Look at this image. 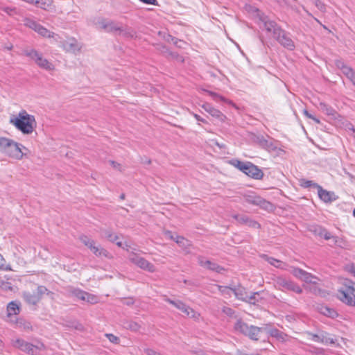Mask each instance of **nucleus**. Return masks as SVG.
I'll list each match as a JSON object with an SVG mask.
<instances>
[{
	"label": "nucleus",
	"mask_w": 355,
	"mask_h": 355,
	"mask_svg": "<svg viewBox=\"0 0 355 355\" xmlns=\"http://www.w3.org/2000/svg\"><path fill=\"white\" fill-rule=\"evenodd\" d=\"M234 330L240 334L248 337L252 340H259L263 333L267 332L272 337L276 338L278 340L285 341L287 335L275 328H268L266 324L264 327H259L254 325H248L241 318L237 319L234 326Z\"/></svg>",
	"instance_id": "nucleus-1"
},
{
	"label": "nucleus",
	"mask_w": 355,
	"mask_h": 355,
	"mask_svg": "<svg viewBox=\"0 0 355 355\" xmlns=\"http://www.w3.org/2000/svg\"><path fill=\"white\" fill-rule=\"evenodd\" d=\"M10 123L24 135L31 134L37 124L35 116L24 110L20 111L17 116H12Z\"/></svg>",
	"instance_id": "nucleus-2"
},
{
	"label": "nucleus",
	"mask_w": 355,
	"mask_h": 355,
	"mask_svg": "<svg viewBox=\"0 0 355 355\" xmlns=\"http://www.w3.org/2000/svg\"><path fill=\"white\" fill-rule=\"evenodd\" d=\"M243 198L247 203L259 206L260 208L267 211H272L274 208V205L270 202L265 200L253 191H248L243 194Z\"/></svg>",
	"instance_id": "nucleus-3"
},
{
	"label": "nucleus",
	"mask_w": 355,
	"mask_h": 355,
	"mask_svg": "<svg viewBox=\"0 0 355 355\" xmlns=\"http://www.w3.org/2000/svg\"><path fill=\"white\" fill-rule=\"evenodd\" d=\"M12 345L31 355H37L42 349H44V345L42 343L36 346L21 338L14 340Z\"/></svg>",
	"instance_id": "nucleus-4"
},
{
	"label": "nucleus",
	"mask_w": 355,
	"mask_h": 355,
	"mask_svg": "<svg viewBox=\"0 0 355 355\" xmlns=\"http://www.w3.org/2000/svg\"><path fill=\"white\" fill-rule=\"evenodd\" d=\"M23 54L31 59L33 60L35 63L41 68L51 70L53 69L52 64L45 58L42 57V53L35 49H24Z\"/></svg>",
	"instance_id": "nucleus-5"
},
{
	"label": "nucleus",
	"mask_w": 355,
	"mask_h": 355,
	"mask_svg": "<svg viewBox=\"0 0 355 355\" xmlns=\"http://www.w3.org/2000/svg\"><path fill=\"white\" fill-rule=\"evenodd\" d=\"M259 21L262 23L263 28L268 32L271 33L275 39L279 33L283 30L277 23L271 20L268 16L261 15L259 16Z\"/></svg>",
	"instance_id": "nucleus-6"
},
{
	"label": "nucleus",
	"mask_w": 355,
	"mask_h": 355,
	"mask_svg": "<svg viewBox=\"0 0 355 355\" xmlns=\"http://www.w3.org/2000/svg\"><path fill=\"white\" fill-rule=\"evenodd\" d=\"M275 286L279 289H286L298 294H301L302 293V289L300 287V286H298L293 281L282 277H277L275 279Z\"/></svg>",
	"instance_id": "nucleus-7"
},
{
	"label": "nucleus",
	"mask_w": 355,
	"mask_h": 355,
	"mask_svg": "<svg viewBox=\"0 0 355 355\" xmlns=\"http://www.w3.org/2000/svg\"><path fill=\"white\" fill-rule=\"evenodd\" d=\"M130 260L132 263L144 270L150 272H154L156 270L155 267L153 263L136 254L131 255L130 257Z\"/></svg>",
	"instance_id": "nucleus-8"
},
{
	"label": "nucleus",
	"mask_w": 355,
	"mask_h": 355,
	"mask_svg": "<svg viewBox=\"0 0 355 355\" xmlns=\"http://www.w3.org/2000/svg\"><path fill=\"white\" fill-rule=\"evenodd\" d=\"M275 40L278 42L280 45L288 50L293 51L295 49V43L290 37V33L284 29L279 33Z\"/></svg>",
	"instance_id": "nucleus-9"
},
{
	"label": "nucleus",
	"mask_w": 355,
	"mask_h": 355,
	"mask_svg": "<svg viewBox=\"0 0 355 355\" xmlns=\"http://www.w3.org/2000/svg\"><path fill=\"white\" fill-rule=\"evenodd\" d=\"M21 148L26 149L23 145L13 140L10 144V147L6 150L5 154L11 158L20 160L24 155V153L21 150Z\"/></svg>",
	"instance_id": "nucleus-10"
},
{
	"label": "nucleus",
	"mask_w": 355,
	"mask_h": 355,
	"mask_svg": "<svg viewBox=\"0 0 355 355\" xmlns=\"http://www.w3.org/2000/svg\"><path fill=\"white\" fill-rule=\"evenodd\" d=\"M252 140L259 146L268 150H273L275 147L273 146L272 139L267 136V138L261 135H252Z\"/></svg>",
	"instance_id": "nucleus-11"
},
{
	"label": "nucleus",
	"mask_w": 355,
	"mask_h": 355,
	"mask_svg": "<svg viewBox=\"0 0 355 355\" xmlns=\"http://www.w3.org/2000/svg\"><path fill=\"white\" fill-rule=\"evenodd\" d=\"M337 297L348 306H355V295L347 289H339L337 293Z\"/></svg>",
	"instance_id": "nucleus-12"
},
{
	"label": "nucleus",
	"mask_w": 355,
	"mask_h": 355,
	"mask_svg": "<svg viewBox=\"0 0 355 355\" xmlns=\"http://www.w3.org/2000/svg\"><path fill=\"white\" fill-rule=\"evenodd\" d=\"M26 25L43 37H53L54 35V33L33 20H28Z\"/></svg>",
	"instance_id": "nucleus-13"
},
{
	"label": "nucleus",
	"mask_w": 355,
	"mask_h": 355,
	"mask_svg": "<svg viewBox=\"0 0 355 355\" xmlns=\"http://www.w3.org/2000/svg\"><path fill=\"white\" fill-rule=\"evenodd\" d=\"M198 263L200 266L204 267L209 270L221 273L225 270V268L215 262H211L209 260H205L204 257H199L198 258Z\"/></svg>",
	"instance_id": "nucleus-14"
},
{
	"label": "nucleus",
	"mask_w": 355,
	"mask_h": 355,
	"mask_svg": "<svg viewBox=\"0 0 355 355\" xmlns=\"http://www.w3.org/2000/svg\"><path fill=\"white\" fill-rule=\"evenodd\" d=\"M318 194L321 200L325 203H331L336 200L338 197L333 191H328L321 186L318 187Z\"/></svg>",
	"instance_id": "nucleus-15"
},
{
	"label": "nucleus",
	"mask_w": 355,
	"mask_h": 355,
	"mask_svg": "<svg viewBox=\"0 0 355 355\" xmlns=\"http://www.w3.org/2000/svg\"><path fill=\"white\" fill-rule=\"evenodd\" d=\"M202 108L213 117L218 119L220 121H225L226 116L220 110L214 108L210 103H205L202 105Z\"/></svg>",
	"instance_id": "nucleus-16"
},
{
	"label": "nucleus",
	"mask_w": 355,
	"mask_h": 355,
	"mask_svg": "<svg viewBox=\"0 0 355 355\" xmlns=\"http://www.w3.org/2000/svg\"><path fill=\"white\" fill-rule=\"evenodd\" d=\"M248 168L245 175L254 180H261L263 178L264 173L257 166L251 162Z\"/></svg>",
	"instance_id": "nucleus-17"
},
{
	"label": "nucleus",
	"mask_w": 355,
	"mask_h": 355,
	"mask_svg": "<svg viewBox=\"0 0 355 355\" xmlns=\"http://www.w3.org/2000/svg\"><path fill=\"white\" fill-rule=\"evenodd\" d=\"M231 292H232L239 300L244 302H251L250 298H248V294L246 293L245 288L241 286L232 287Z\"/></svg>",
	"instance_id": "nucleus-18"
},
{
	"label": "nucleus",
	"mask_w": 355,
	"mask_h": 355,
	"mask_svg": "<svg viewBox=\"0 0 355 355\" xmlns=\"http://www.w3.org/2000/svg\"><path fill=\"white\" fill-rule=\"evenodd\" d=\"M63 48L67 52L76 53L80 51L81 46L74 38H72L64 42Z\"/></svg>",
	"instance_id": "nucleus-19"
},
{
	"label": "nucleus",
	"mask_w": 355,
	"mask_h": 355,
	"mask_svg": "<svg viewBox=\"0 0 355 355\" xmlns=\"http://www.w3.org/2000/svg\"><path fill=\"white\" fill-rule=\"evenodd\" d=\"M22 297L24 301L29 305L35 306L40 301L35 292L24 291Z\"/></svg>",
	"instance_id": "nucleus-20"
},
{
	"label": "nucleus",
	"mask_w": 355,
	"mask_h": 355,
	"mask_svg": "<svg viewBox=\"0 0 355 355\" xmlns=\"http://www.w3.org/2000/svg\"><path fill=\"white\" fill-rule=\"evenodd\" d=\"M165 234L166 236H169V238L171 240H173L174 241H175V243L177 244H178L180 247L187 248V247L190 246L189 241L186 239L184 237H183L182 236L176 235L175 236H174L172 234V232L171 231L166 232Z\"/></svg>",
	"instance_id": "nucleus-21"
},
{
	"label": "nucleus",
	"mask_w": 355,
	"mask_h": 355,
	"mask_svg": "<svg viewBox=\"0 0 355 355\" xmlns=\"http://www.w3.org/2000/svg\"><path fill=\"white\" fill-rule=\"evenodd\" d=\"M266 261H267L270 265L274 266L275 267L277 268L281 269H286V263L282 262V261H279L278 259H276L273 257H268L266 254H263L261 256Z\"/></svg>",
	"instance_id": "nucleus-22"
},
{
	"label": "nucleus",
	"mask_w": 355,
	"mask_h": 355,
	"mask_svg": "<svg viewBox=\"0 0 355 355\" xmlns=\"http://www.w3.org/2000/svg\"><path fill=\"white\" fill-rule=\"evenodd\" d=\"M102 27L106 31L118 34L120 26L114 21L103 22Z\"/></svg>",
	"instance_id": "nucleus-23"
},
{
	"label": "nucleus",
	"mask_w": 355,
	"mask_h": 355,
	"mask_svg": "<svg viewBox=\"0 0 355 355\" xmlns=\"http://www.w3.org/2000/svg\"><path fill=\"white\" fill-rule=\"evenodd\" d=\"M103 236L110 241L112 243H116V244L119 247L122 245V243L121 241H117V240L119 239V236L117 234L107 230H103Z\"/></svg>",
	"instance_id": "nucleus-24"
},
{
	"label": "nucleus",
	"mask_w": 355,
	"mask_h": 355,
	"mask_svg": "<svg viewBox=\"0 0 355 355\" xmlns=\"http://www.w3.org/2000/svg\"><path fill=\"white\" fill-rule=\"evenodd\" d=\"M117 35H122L127 38H133L136 35V32L132 28H130V27L123 28L122 26H120L119 31V33Z\"/></svg>",
	"instance_id": "nucleus-25"
},
{
	"label": "nucleus",
	"mask_w": 355,
	"mask_h": 355,
	"mask_svg": "<svg viewBox=\"0 0 355 355\" xmlns=\"http://www.w3.org/2000/svg\"><path fill=\"white\" fill-rule=\"evenodd\" d=\"M7 311L8 317L19 314L20 311L19 304L16 302H10L7 306Z\"/></svg>",
	"instance_id": "nucleus-26"
},
{
	"label": "nucleus",
	"mask_w": 355,
	"mask_h": 355,
	"mask_svg": "<svg viewBox=\"0 0 355 355\" xmlns=\"http://www.w3.org/2000/svg\"><path fill=\"white\" fill-rule=\"evenodd\" d=\"M320 312L325 316L335 318L338 315L336 311L332 308H329L327 306H321L320 308Z\"/></svg>",
	"instance_id": "nucleus-27"
},
{
	"label": "nucleus",
	"mask_w": 355,
	"mask_h": 355,
	"mask_svg": "<svg viewBox=\"0 0 355 355\" xmlns=\"http://www.w3.org/2000/svg\"><path fill=\"white\" fill-rule=\"evenodd\" d=\"M12 139L4 137H0V152L5 154L6 150L10 147Z\"/></svg>",
	"instance_id": "nucleus-28"
},
{
	"label": "nucleus",
	"mask_w": 355,
	"mask_h": 355,
	"mask_svg": "<svg viewBox=\"0 0 355 355\" xmlns=\"http://www.w3.org/2000/svg\"><path fill=\"white\" fill-rule=\"evenodd\" d=\"M36 6L45 10H51L53 9V1L52 0H37L36 1Z\"/></svg>",
	"instance_id": "nucleus-29"
},
{
	"label": "nucleus",
	"mask_w": 355,
	"mask_h": 355,
	"mask_svg": "<svg viewBox=\"0 0 355 355\" xmlns=\"http://www.w3.org/2000/svg\"><path fill=\"white\" fill-rule=\"evenodd\" d=\"M314 232L320 237H323L325 240H329L332 237L329 232L320 226L316 227L314 230Z\"/></svg>",
	"instance_id": "nucleus-30"
},
{
	"label": "nucleus",
	"mask_w": 355,
	"mask_h": 355,
	"mask_svg": "<svg viewBox=\"0 0 355 355\" xmlns=\"http://www.w3.org/2000/svg\"><path fill=\"white\" fill-rule=\"evenodd\" d=\"M79 239L85 245L89 248L92 252H93L96 246L95 241L85 235H81Z\"/></svg>",
	"instance_id": "nucleus-31"
},
{
	"label": "nucleus",
	"mask_w": 355,
	"mask_h": 355,
	"mask_svg": "<svg viewBox=\"0 0 355 355\" xmlns=\"http://www.w3.org/2000/svg\"><path fill=\"white\" fill-rule=\"evenodd\" d=\"M320 110L327 115L335 116L337 114L336 111L330 105H328L325 103H320Z\"/></svg>",
	"instance_id": "nucleus-32"
},
{
	"label": "nucleus",
	"mask_w": 355,
	"mask_h": 355,
	"mask_svg": "<svg viewBox=\"0 0 355 355\" xmlns=\"http://www.w3.org/2000/svg\"><path fill=\"white\" fill-rule=\"evenodd\" d=\"M289 271L293 276L300 280L304 275H307V272L300 268L291 267Z\"/></svg>",
	"instance_id": "nucleus-33"
},
{
	"label": "nucleus",
	"mask_w": 355,
	"mask_h": 355,
	"mask_svg": "<svg viewBox=\"0 0 355 355\" xmlns=\"http://www.w3.org/2000/svg\"><path fill=\"white\" fill-rule=\"evenodd\" d=\"M164 300L166 302H168L169 304H172L173 306H174L178 309L180 310L181 311L183 310V309L185 308L186 304L184 303L183 302H182L181 300H171V299L167 297L166 296L164 297Z\"/></svg>",
	"instance_id": "nucleus-34"
},
{
	"label": "nucleus",
	"mask_w": 355,
	"mask_h": 355,
	"mask_svg": "<svg viewBox=\"0 0 355 355\" xmlns=\"http://www.w3.org/2000/svg\"><path fill=\"white\" fill-rule=\"evenodd\" d=\"M92 252L98 257H110L109 252L101 245L96 246Z\"/></svg>",
	"instance_id": "nucleus-35"
},
{
	"label": "nucleus",
	"mask_w": 355,
	"mask_h": 355,
	"mask_svg": "<svg viewBox=\"0 0 355 355\" xmlns=\"http://www.w3.org/2000/svg\"><path fill=\"white\" fill-rule=\"evenodd\" d=\"M182 312L186 315L194 319H198L200 316L198 313L196 312L192 308H191L189 306H187V304L185 305V308L183 309Z\"/></svg>",
	"instance_id": "nucleus-36"
},
{
	"label": "nucleus",
	"mask_w": 355,
	"mask_h": 355,
	"mask_svg": "<svg viewBox=\"0 0 355 355\" xmlns=\"http://www.w3.org/2000/svg\"><path fill=\"white\" fill-rule=\"evenodd\" d=\"M36 294L37 297H39V299L41 300L42 295L46 294L47 295H53V293L49 291L46 287L44 286H38L36 290Z\"/></svg>",
	"instance_id": "nucleus-37"
},
{
	"label": "nucleus",
	"mask_w": 355,
	"mask_h": 355,
	"mask_svg": "<svg viewBox=\"0 0 355 355\" xmlns=\"http://www.w3.org/2000/svg\"><path fill=\"white\" fill-rule=\"evenodd\" d=\"M124 327L127 329H130L133 331H138L141 328V326L139 324H138L137 322L132 321V320H128V321L125 322Z\"/></svg>",
	"instance_id": "nucleus-38"
},
{
	"label": "nucleus",
	"mask_w": 355,
	"mask_h": 355,
	"mask_svg": "<svg viewBox=\"0 0 355 355\" xmlns=\"http://www.w3.org/2000/svg\"><path fill=\"white\" fill-rule=\"evenodd\" d=\"M307 335L310 340L316 343H323L322 338L324 336L322 334L321 331H320L318 334L307 332Z\"/></svg>",
	"instance_id": "nucleus-39"
},
{
	"label": "nucleus",
	"mask_w": 355,
	"mask_h": 355,
	"mask_svg": "<svg viewBox=\"0 0 355 355\" xmlns=\"http://www.w3.org/2000/svg\"><path fill=\"white\" fill-rule=\"evenodd\" d=\"M353 83L355 81V71L350 67H344L342 71Z\"/></svg>",
	"instance_id": "nucleus-40"
},
{
	"label": "nucleus",
	"mask_w": 355,
	"mask_h": 355,
	"mask_svg": "<svg viewBox=\"0 0 355 355\" xmlns=\"http://www.w3.org/2000/svg\"><path fill=\"white\" fill-rule=\"evenodd\" d=\"M300 185L304 188H316L318 190V187H320L317 183L311 181V180H307L305 179H302L300 180Z\"/></svg>",
	"instance_id": "nucleus-41"
},
{
	"label": "nucleus",
	"mask_w": 355,
	"mask_h": 355,
	"mask_svg": "<svg viewBox=\"0 0 355 355\" xmlns=\"http://www.w3.org/2000/svg\"><path fill=\"white\" fill-rule=\"evenodd\" d=\"M232 218L236 220L239 224L246 225L249 216L243 214H234L232 215Z\"/></svg>",
	"instance_id": "nucleus-42"
},
{
	"label": "nucleus",
	"mask_w": 355,
	"mask_h": 355,
	"mask_svg": "<svg viewBox=\"0 0 355 355\" xmlns=\"http://www.w3.org/2000/svg\"><path fill=\"white\" fill-rule=\"evenodd\" d=\"M204 91L205 92L208 93L213 98V99L217 102H218V101L227 102V99H225V97L219 95L217 93L213 92L211 91L206 90V89H205Z\"/></svg>",
	"instance_id": "nucleus-43"
},
{
	"label": "nucleus",
	"mask_w": 355,
	"mask_h": 355,
	"mask_svg": "<svg viewBox=\"0 0 355 355\" xmlns=\"http://www.w3.org/2000/svg\"><path fill=\"white\" fill-rule=\"evenodd\" d=\"M322 334H323L324 337L322 338L323 343L327 344H334L336 343V339L333 337L330 336V334L325 331H321Z\"/></svg>",
	"instance_id": "nucleus-44"
},
{
	"label": "nucleus",
	"mask_w": 355,
	"mask_h": 355,
	"mask_svg": "<svg viewBox=\"0 0 355 355\" xmlns=\"http://www.w3.org/2000/svg\"><path fill=\"white\" fill-rule=\"evenodd\" d=\"M313 279H318V278L307 272V275H304L301 280L305 282L306 283L316 284V281H313Z\"/></svg>",
	"instance_id": "nucleus-45"
},
{
	"label": "nucleus",
	"mask_w": 355,
	"mask_h": 355,
	"mask_svg": "<svg viewBox=\"0 0 355 355\" xmlns=\"http://www.w3.org/2000/svg\"><path fill=\"white\" fill-rule=\"evenodd\" d=\"M344 285L346 287V289L349 292H352L353 293L355 292V282L349 279H346Z\"/></svg>",
	"instance_id": "nucleus-46"
},
{
	"label": "nucleus",
	"mask_w": 355,
	"mask_h": 355,
	"mask_svg": "<svg viewBox=\"0 0 355 355\" xmlns=\"http://www.w3.org/2000/svg\"><path fill=\"white\" fill-rule=\"evenodd\" d=\"M73 294L78 299L85 301V295H87V292L81 290H75L74 291H73Z\"/></svg>",
	"instance_id": "nucleus-47"
},
{
	"label": "nucleus",
	"mask_w": 355,
	"mask_h": 355,
	"mask_svg": "<svg viewBox=\"0 0 355 355\" xmlns=\"http://www.w3.org/2000/svg\"><path fill=\"white\" fill-rule=\"evenodd\" d=\"M246 225H248L250 227L255 229H259L261 227L260 224L257 221L252 220L250 217L247 220Z\"/></svg>",
	"instance_id": "nucleus-48"
},
{
	"label": "nucleus",
	"mask_w": 355,
	"mask_h": 355,
	"mask_svg": "<svg viewBox=\"0 0 355 355\" xmlns=\"http://www.w3.org/2000/svg\"><path fill=\"white\" fill-rule=\"evenodd\" d=\"M158 35L163 37V38L168 42H171V41H173V40H177V38L173 37L172 35H171L169 34L166 33L165 32L159 31Z\"/></svg>",
	"instance_id": "nucleus-49"
},
{
	"label": "nucleus",
	"mask_w": 355,
	"mask_h": 355,
	"mask_svg": "<svg viewBox=\"0 0 355 355\" xmlns=\"http://www.w3.org/2000/svg\"><path fill=\"white\" fill-rule=\"evenodd\" d=\"M85 301L91 303L95 304L97 303V297L94 295L87 293V295H85Z\"/></svg>",
	"instance_id": "nucleus-50"
},
{
	"label": "nucleus",
	"mask_w": 355,
	"mask_h": 355,
	"mask_svg": "<svg viewBox=\"0 0 355 355\" xmlns=\"http://www.w3.org/2000/svg\"><path fill=\"white\" fill-rule=\"evenodd\" d=\"M218 291L222 293L223 294H227V295H230V291H231V288H232V287H230V286H220V285H216Z\"/></svg>",
	"instance_id": "nucleus-51"
},
{
	"label": "nucleus",
	"mask_w": 355,
	"mask_h": 355,
	"mask_svg": "<svg viewBox=\"0 0 355 355\" xmlns=\"http://www.w3.org/2000/svg\"><path fill=\"white\" fill-rule=\"evenodd\" d=\"M18 325L20 327H22L24 329H31L32 328L31 324L29 322L24 321V320H19L17 322Z\"/></svg>",
	"instance_id": "nucleus-52"
},
{
	"label": "nucleus",
	"mask_w": 355,
	"mask_h": 355,
	"mask_svg": "<svg viewBox=\"0 0 355 355\" xmlns=\"http://www.w3.org/2000/svg\"><path fill=\"white\" fill-rule=\"evenodd\" d=\"M230 163L234 166L235 168H238L239 170H240V168H241L242 165L244 164L243 162H241L237 159H232Z\"/></svg>",
	"instance_id": "nucleus-53"
},
{
	"label": "nucleus",
	"mask_w": 355,
	"mask_h": 355,
	"mask_svg": "<svg viewBox=\"0 0 355 355\" xmlns=\"http://www.w3.org/2000/svg\"><path fill=\"white\" fill-rule=\"evenodd\" d=\"M315 6L322 12L326 10L325 5L320 0H313Z\"/></svg>",
	"instance_id": "nucleus-54"
},
{
	"label": "nucleus",
	"mask_w": 355,
	"mask_h": 355,
	"mask_svg": "<svg viewBox=\"0 0 355 355\" xmlns=\"http://www.w3.org/2000/svg\"><path fill=\"white\" fill-rule=\"evenodd\" d=\"M259 293H253L250 295H248V298H250L251 302H248L250 304H255L256 302H259V300L257 298V296H259Z\"/></svg>",
	"instance_id": "nucleus-55"
},
{
	"label": "nucleus",
	"mask_w": 355,
	"mask_h": 355,
	"mask_svg": "<svg viewBox=\"0 0 355 355\" xmlns=\"http://www.w3.org/2000/svg\"><path fill=\"white\" fill-rule=\"evenodd\" d=\"M106 337L112 343H118L119 341V338L112 334H107Z\"/></svg>",
	"instance_id": "nucleus-56"
},
{
	"label": "nucleus",
	"mask_w": 355,
	"mask_h": 355,
	"mask_svg": "<svg viewBox=\"0 0 355 355\" xmlns=\"http://www.w3.org/2000/svg\"><path fill=\"white\" fill-rule=\"evenodd\" d=\"M304 114L308 118L313 119L316 123H320V121L319 119L315 117L313 114H310L306 110H304Z\"/></svg>",
	"instance_id": "nucleus-57"
},
{
	"label": "nucleus",
	"mask_w": 355,
	"mask_h": 355,
	"mask_svg": "<svg viewBox=\"0 0 355 355\" xmlns=\"http://www.w3.org/2000/svg\"><path fill=\"white\" fill-rule=\"evenodd\" d=\"M336 66L340 69L342 71L344 70V67H347V65H346L344 62L341 60H337L335 61Z\"/></svg>",
	"instance_id": "nucleus-58"
},
{
	"label": "nucleus",
	"mask_w": 355,
	"mask_h": 355,
	"mask_svg": "<svg viewBox=\"0 0 355 355\" xmlns=\"http://www.w3.org/2000/svg\"><path fill=\"white\" fill-rule=\"evenodd\" d=\"M223 311L225 314L230 317H233L235 311L230 307H224Z\"/></svg>",
	"instance_id": "nucleus-59"
},
{
	"label": "nucleus",
	"mask_w": 355,
	"mask_h": 355,
	"mask_svg": "<svg viewBox=\"0 0 355 355\" xmlns=\"http://www.w3.org/2000/svg\"><path fill=\"white\" fill-rule=\"evenodd\" d=\"M190 352L193 355H207L204 350L200 349L191 350Z\"/></svg>",
	"instance_id": "nucleus-60"
},
{
	"label": "nucleus",
	"mask_w": 355,
	"mask_h": 355,
	"mask_svg": "<svg viewBox=\"0 0 355 355\" xmlns=\"http://www.w3.org/2000/svg\"><path fill=\"white\" fill-rule=\"evenodd\" d=\"M3 10L8 15H12V13L16 12L15 8L5 7L3 8Z\"/></svg>",
	"instance_id": "nucleus-61"
},
{
	"label": "nucleus",
	"mask_w": 355,
	"mask_h": 355,
	"mask_svg": "<svg viewBox=\"0 0 355 355\" xmlns=\"http://www.w3.org/2000/svg\"><path fill=\"white\" fill-rule=\"evenodd\" d=\"M250 162H244V164L242 165L241 168H240L239 171H241V172H243V173L245 174L247 170H248V166L250 164Z\"/></svg>",
	"instance_id": "nucleus-62"
},
{
	"label": "nucleus",
	"mask_w": 355,
	"mask_h": 355,
	"mask_svg": "<svg viewBox=\"0 0 355 355\" xmlns=\"http://www.w3.org/2000/svg\"><path fill=\"white\" fill-rule=\"evenodd\" d=\"M250 162H244V164L242 165L241 168H240L239 171H241V172H243V173L245 174L247 170H248V166L250 164Z\"/></svg>",
	"instance_id": "nucleus-63"
},
{
	"label": "nucleus",
	"mask_w": 355,
	"mask_h": 355,
	"mask_svg": "<svg viewBox=\"0 0 355 355\" xmlns=\"http://www.w3.org/2000/svg\"><path fill=\"white\" fill-rule=\"evenodd\" d=\"M145 353L147 354V355H158L159 353L157 352L156 351H155L154 349H146L144 350Z\"/></svg>",
	"instance_id": "nucleus-64"
}]
</instances>
